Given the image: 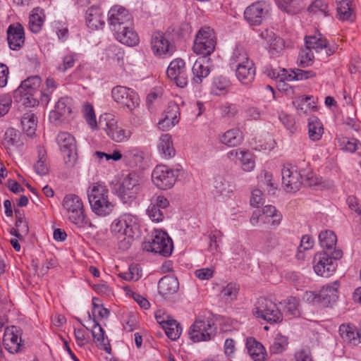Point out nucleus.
Listing matches in <instances>:
<instances>
[{
  "mask_svg": "<svg viewBox=\"0 0 361 361\" xmlns=\"http://www.w3.org/2000/svg\"><path fill=\"white\" fill-rule=\"evenodd\" d=\"M139 230V220L137 216L125 213L114 219L111 225L112 234L117 238L121 250L128 249L135 233Z\"/></svg>",
  "mask_w": 361,
  "mask_h": 361,
  "instance_id": "obj_1",
  "label": "nucleus"
},
{
  "mask_svg": "<svg viewBox=\"0 0 361 361\" xmlns=\"http://www.w3.org/2000/svg\"><path fill=\"white\" fill-rule=\"evenodd\" d=\"M87 194L91 209L96 215L106 216L112 212L114 204L110 200L109 190L104 185L92 183L89 186Z\"/></svg>",
  "mask_w": 361,
  "mask_h": 361,
  "instance_id": "obj_2",
  "label": "nucleus"
},
{
  "mask_svg": "<svg viewBox=\"0 0 361 361\" xmlns=\"http://www.w3.org/2000/svg\"><path fill=\"white\" fill-rule=\"evenodd\" d=\"M62 209L68 220L78 228H84L87 224L84 204L82 199L77 195L66 194L61 202Z\"/></svg>",
  "mask_w": 361,
  "mask_h": 361,
  "instance_id": "obj_3",
  "label": "nucleus"
},
{
  "mask_svg": "<svg viewBox=\"0 0 361 361\" xmlns=\"http://www.w3.org/2000/svg\"><path fill=\"white\" fill-rule=\"evenodd\" d=\"M192 50L189 56L190 61L193 62L191 82L193 85L200 87L203 80V27L196 34Z\"/></svg>",
  "mask_w": 361,
  "mask_h": 361,
  "instance_id": "obj_4",
  "label": "nucleus"
},
{
  "mask_svg": "<svg viewBox=\"0 0 361 361\" xmlns=\"http://www.w3.org/2000/svg\"><path fill=\"white\" fill-rule=\"evenodd\" d=\"M343 252L341 250H334L331 254L327 252L317 253L313 259L314 272L322 277H329L335 272L337 263L336 260L341 258Z\"/></svg>",
  "mask_w": 361,
  "mask_h": 361,
  "instance_id": "obj_5",
  "label": "nucleus"
},
{
  "mask_svg": "<svg viewBox=\"0 0 361 361\" xmlns=\"http://www.w3.org/2000/svg\"><path fill=\"white\" fill-rule=\"evenodd\" d=\"M41 82L39 76L30 77L23 81L13 92L16 101L27 106H35L39 102L33 96Z\"/></svg>",
  "mask_w": 361,
  "mask_h": 361,
  "instance_id": "obj_6",
  "label": "nucleus"
},
{
  "mask_svg": "<svg viewBox=\"0 0 361 361\" xmlns=\"http://www.w3.org/2000/svg\"><path fill=\"white\" fill-rule=\"evenodd\" d=\"M99 126L106 133L112 140L116 142L127 141L131 135V132L119 126L114 116L109 114L100 116Z\"/></svg>",
  "mask_w": 361,
  "mask_h": 361,
  "instance_id": "obj_7",
  "label": "nucleus"
},
{
  "mask_svg": "<svg viewBox=\"0 0 361 361\" xmlns=\"http://www.w3.org/2000/svg\"><path fill=\"white\" fill-rule=\"evenodd\" d=\"M180 169L179 166L173 169L166 165H157L152 171V180L161 190L171 188L179 176Z\"/></svg>",
  "mask_w": 361,
  "mask_h": 361,
  "instance_id": "obj_8",
  "label": "nucleus"
},
{
  "mask_svg": "<svg viewBox=\"0 0 361 361\" xmlns=\"http://www.w3.org/2000/svg\"><path fill=\"white\" fill-rule=\"evenodd\" d=\"M173 242L169 235L163 231H155L151 241L145 242L142 245L144 250L158 253L168 257L173 251Z\"/></svg>",
  "mask_w": 361,
  "mask_h": 361,
  "instance_id": "obj_9",
  "label": "nucleus"
},
{
  "mask_svg": "<svg viewBox=\"0 0 361 361\" xmlns=\"http://www.w3.org/2000/svg\"><path fill=\"white\" fill-rule=\"evenodd\" d=\"M253 314L269 323H279L283 320V314L271 300L264 298H259L253 309Z\"/></svg>",
  "mask_w": 361,
  "mask_h": 361,
  "instance_id": "obj_10",
  "label": "nucleus"
},
{
  "mask_svg": "<svg viewBox=\"0 0 361 361\" xmlns=\"http://www.w3.org/2000/svg\"><path fill=\"white\" fill-rule=\"evenodd\" d=\"M56 142L63 154L66 165L73 167L78 159L75 137L67 132H61L57 135Z\"/></svg>",
  "mask_w": 361,
  "mask_h": 361,
  "instance_id": "obj_11",
  "label": "nucleus"
},
{
  "mask_svg": "<svg viewBox=\"0 0 361 361\" xmlns=\"http://www.w3.org/2000/svg\"><path fill=\"white\" fill-rule=\"evenodd\" d=\"M282 185L288 192L298 191L303 183L304 177L297 167L291 164L284 165L281 170Z\"/></svg>",
  "mask_w": 361,
  "mask_h": 361,
  "instance_id": "obj_12",
  "label": "nucleus"
},
{
  "mask_svg": "<svg viewBox=\"0 0 361 361\" xmlns=\"http://www.w3.org/2000/svg\"><path fill=\"white\" fill-rule=\"evenodd\" d=\"M111 96L116 103L126 106L130 111L140 104V98L137 92L125 86L114 87L111 90Z\"/></svg>",
  "mask_w": 361,
  "mask_h": 361,
  "instance_id": "obj_13",
  "label": "nucleus"
},
{
  "mask_svg": "<svg viewBox=\"0 0 361 361\" xmlns=\"http://www.w3.org/2000/svg\"><path fill=\"white\" fill-rule=\"evenodd\" d=\"M140 190L138 176L130 173L126 176L117 190V195L123 203L134 200Z\"/></svg>",
  "mask_w": 361,
  "mask_h": 361,
  "instance_id": "obj_14",
  "label": "nucleus"
},
{
  "mask_svg": "<svg viewBox=\"0 0 361 361\" xmlns=\"http://www.w3.org/2000/svg\"><path fill=\"white\" fill-rule=\"evenodd\" d=\"M108 23L111 30L115 32L121 27L133 25V18L125 8L114 6L108 13Z\"/></svg>",
  "mask_w": 361,
  "mask_h": 361,
  "instance_id": "obj_15",
  "label": "nucleus"
},
{
  "mask_svg": "<svg viewBox=\"0 0 361 361\" xmlns=\"http://www.w3.org/2000/svg\"><path fill=\"white\" fill-rule=\"evenodd\" d=\"M166 74L169 79L181 88L186 87L188 78L185 61L180 58L173 59L169 65Z\"/></svg>",
  "mask_w": 361,
  "mask_h": 361,
  "instance_id": "obj_16",
  "label": "nucleus"
},
{
  "mask_svg": "<svg viewBox=\"0 0 361 361\" xmlns=\"http://www.w3.org/2000/svg\"><path fill=\"white\" fill-rule=\"evenodd\" d=\"M339 283L334 281L333 283L326 285L317 293L312 292L307 293V295L313 296V301L322 303L327 306L336 301L338 298V288ZM310 297H308L309 300Z\"/></svg>",
  "mask_w": 361,
  "mask_h": 361,
  "instance_id": "obj_17",
  "label": "nucleus"
},
{
  "mask_svg": "<svg viewBox=\"0 0 361 361\" xmlns=\"http://www.w3.org/2000/svg\"><path fill=\"white\" fill-rule=\"evenodd\" d=\"M269 5L265 1H257L248 6L245 12V20L251 25H258L268 15Z\"/></svg>",
  "mask_w": 361,
  "mask_h": 361,
  "instance_id": "obj_18",
  "label": "nucleus"
},
{
  "mask_svg": "<svg viewBox=\"0 0 361 361\" xmlns=\"http://www.w3.org/2000/svg\"><path fill=\"white\" fill-rule=\"evenodd\" d=\"M169 206V202L164 196H154L151 199V202L146 212L153 222L159 223L164 219L163 209H166Z\"/></svg>",
  "mask_w": 361,
  "mask_h": 361,
  "instance_id": "obj_19",
  "label": "nucleus"
},
{
  "mask_svg": "<svg viewBox=\"0 0 361 361\" xmlns=\"http://www.w3.org/2000/svg\"><path fill=\"white\" fill-rule=\"evenodd\" d=\"M151 48L153 54L157 56H171L174 51V47L161 32H155L152 35Z\"/></svg>",
  "mask_w": 361,
  "mask_h": 361,
  "instance_id": "obj_20",
  "label": "nucleus"
},
{
  "mask_svg": "<svg viewBox=\"0 0 361 361\" xmlns=\"http://www.w3.org/2000/svg\"><path fill=\"white\" fill-rule=\"evenodd\" d=\"M4 348L10 353H17L20 350L21 337L19 329L14 326L6 328L3 337Z\"/></svg>",
  "mask_w": 361,
  "mask_h": 361,
  "instance_id": "obj_21",
  "label": "nucleus"
},
{
  "mask_svg": "<svg viewBox=\"0 0 361 361\" xmlns=\"http://www.w3.org/2000/svg\"><path fill=\"white\" fill-rule=\"evenodd\" d=\"M71 98H61L56 104L54 110L49 114L51 122L56 124L68 118L71 113Z\"/></svg>",
  "mask_w": 361,
  "mask_h": 361,
  "instance_id": "obj_22",
  "label": "nucleus"
},
{
  "mask_svg": "<svg viewBox=\"0 0 361 361\" xmlns=\"http://www.w3.org/2000/svg\"><path fill=\"white\" fill-rule=\"evenodd\" d=\"M7 39L11 49L20 48L25 41L23 27L19 23L11 25L7 30Z\"/></svg>",
  "mask_w": 361,
  "mask_h": 361,
  "instance_id": "obj_23",
  "label": "nucleus"
},
{
  "mask_svg": "<svg viewBox=\"0 0 361 361\" xmlns=\"http://www.w3.org/2000/svg\"><path fill=\"white\" fill-rule=\"evenodd\" d=\"M339 334L343 341L350 346H355L361 343V335L353 324H341L339 327Z\"/></svg>",
  "mask_w": 361,
  "mask_h": 361,
  "instance_id": "obj_24",
  "label": "nucleus"
},
{
  "mask_svg": "<svg viewBox=\"0 0 361 361\" xmlns=\"http://www.w3.org/2000/svg\"><path fill=\"white\" fill-rule=\"evenodd\" d=\"M114 34L118 41L128 47H134L139 43L138 35L134 30L133 25L121 27Z\"/></svg>",
  "mask_w": 361,
  "mask_h": 361,
  "instance_id": "obj_25",
  "label": "nucleus"
},
{
  "mask_svg": "<svg viewBox=\"0 0 361 361\" xmlns=\"http://www.w3.org/2000/svg\"><path fill=\"white\" fill-rule=\"evenodd\" d=\"M255 68L251 60H247L245 63L237 65L236 76L242 84L251 83L255 79Z\"/></svg>",
  "mask_w": 361,
  "mask_h": 361,
  "instance_id": "obj_26",
  "label": "nucleus"
},
{
  "mask_svg": "<svg viewBox=\"0 0 361 361\" xmlns=\"http://www.w3.org/2000/svg\"><path fill=\"white\" fill-rule=\"evenodd\" d=\"M245 346L249 355L254 361H264L267 352L263 345L253 337L246 339Z\"/></svg>",
  "mask_w": 361,
  "mask_h": 361,
  "instance_id": "obj_27",
  "label": "nucleus"
},
{
  "mask_svg": "<svg viewBox=\"0 0 361 361\" xmlns=\"http://www.w3.org/2000/svg\"><path fill=\"white\" fill-rule=\"evenodd\" d=\"M85 22L87 26L92 30L102 28L104 20L100 8L97 6L90 8L86 12Z\"/></svg>",
  "mask_w": 361,
  "mask_h": 361,
  "instance_id": "obj_28",
  "label": "nucleus"
},
{
  "mask_svg": "<svg viewBox=\"0 0 361 361\" xmlns=\"http://www.w3.org/2000/svg\"><path fill=\"white\" fill-rule=\"evenodd\" d=\"M179 283L178 279L174 276H165L158 283L159 293L162 295L172 294L178 290Z\"/></svg>",
  "mask_w": 361,
  "mask_h": 361,
  "instance_id": "obj_29",
  "label": "nucleus"
},
{
  "mask_svg": "<svg viewBox=\"0 0 361 361\" xmlns=\"http://www.w3.org/2000/svg\"><path fill=\"white\" fill-rule=\"evenodd\" d=\"M157 149L159 154L164 159H170L174 157L176 154L171 136L169 134H163L161 135L159 139Z\"/></svg>",
  "mask_w": 361,
  "mask_h": 361,
  "instance_id": "obj_30",
  "label": "nucleus"
},
{
  "mask_svg": "<svg viewBox=\"0 0 361 361\" xmlns=\"http://www.w3.org/2000/svg\"><path fill=\"white\" fill-rule=\"evenodd\" d=\"M243 140L242 132L238 128L228 130L220 137V142L228 147L239 145Z\"/></svg>",
  "mask_w": 361,
  "mask_h": 361,
  "instance_id": "obj_31",
  "label": "nucleus"
},
{
  "mask_svg": "<svg viewBox=\"0 0 361 361\" xmlns=\"http://www.w3.org/2000/svg\"><path fill=\"white\" fill-rule=\"evenodd\" d=\"M45 15L44 11L39 8H35L29 17V28L34 33H38L44 23Z\"/></svg>",
  "mask_w": 361,
  "mask_h": 361,
  "instance_id": "obj_32",
  "label": "nucleus"
},
{
  "mask_svg": "<svg viewBox=\"0 0 361 361\" xmlns=\"http://www.w3.org/2000/svg\"><path fill=\"white\" fill-rule=\"evenodd\" d=\"M231 86V81L224 76H218L213 79L211 85V93L214 95H221L228 92Z\"/></svg>",
  "mask_w": 361,
  "mask_h": 361,
  "instance_id": "obj_33",
  "label": "nucleus"
},
{
  "mask_svg": "<svg viewBox=\"0 0 361 361\" xmlns=\"http://www.w3.org/2000/svg\"><path fill=\"white\" fill-rule=\"evenodd\" d=\"M324 133V128L319 119L315 116L308 118V135L311 140L318 141Z\"/></svg>",
  "mask_w": 361,
  "mask_h": 361,
  "instance_id": "obj_34",
  "label": "nucleus"
},
{
  "mask_svg": "<svg viewBox=\"0 0 361 361\" xmlns=\"http://www.w3.org/2000/svg\"><path fill=\"white\" fill-rule=\"evenodd\" d=\"M319 240L321 246L329 251V254L336 250L335 247L337 243V237L332 231L325 230L322 231L319 235Z\"/></svg>",
  "mask_w": 361,
  "mask_h": 361,
  "instance_id": "obj_35",
  "label": "nucleus"
},
{
  "mask_svg": "<svg viewBox=\"0 0 361 361\" xmlns=\"http://www.w3.org/2000/svg\"><path fill=\"white\" fill-rule=\"evenodd\" d=\"M351 3V0H336L337 14L340 20L353 21Z\"/></svg>",
  "mask_w": 361,
  "mask_h": 361,
  "instance_id": "obj_36",
  "label": "nucleus"
},
{
  "mask_svg": "<svg viewBox=\"0 0 361 361\" xmlns=\"http://www.w3.org/2000/svg\"><path fill=\"white\" fill-rule=\"evenodd\" d=\"M339 147L341 149L350 153L361 154V143L356 139L346 137L338 138Z\"/></svg>",
  "mask_w": 361,
  "mask_h": 361,
  "instance_id": "obj_37",
  "label": "nucleus"
},
{
  "mask_svg": "<svg viewBox=\"0 0 361 361\" xmlns=\"http://www.w3.org/2000/svg\"><path fill=\"white\" fill-rule=\"evenodd\" d=\"M189 338L194 342L197 343L203 341V319L198 317L190 327Z\"/></svg>",
  "mask_w": 361,
  "mask_h": 361,
  "instance_id": "obj_38",
  "label": "nucleus"
},
{
  "mask_svg": "<svg viewBox=\"0 0 361 361\" xmlns=\"http://www.w3.org/2000/svg\"><path fill=\"white\" fill-rule=\"evenodd\" d=\"M163 329L168 338L173 341L177 340L182 333V327L180 324L171 317H168V322L166 325H164Z\"/></svg>",
  "mask_w": 361,
  "mask_h": 361,
  "instance_id": "obj_39",
  "label": "nucleus"
},
{
  "mask_svg": "<svg viewBox=\"0 0 361 361\" xmlns=\"http://www.w3.org/2000/svg\"><path fill=\"white\" fill-rule=\"evenodd\" d=\"M23 130L28 135L35 134L37 128V118L32 113H25L21 118Z\"/></svg>",
  "mask_w": 361,
  "mask_h": 361,
  "instance_id": "obj_40",
  "label": "nucleus"
},
{
  "mask_svg": "<svg viewBox=\"0 0 361 361\" xmlns=\"http://www.w3.org/2000/svg\"><path fill=\"white\" fill-rule=\"evenodd\" d=\"M204 58L210 55L214 50L216 44V35L214 30L210 27L204 26Z\"/></svg>",
  "mask_w": 361,
  "mask_h": 361,
  "instance_id": "obj_41",
  "label": "nucleus"
},
{
  "mask_svg": "<svg viewBox=\"0 0 361 361\" xmlns=\"http://www.w3.org/2000/svg\"><path fill=\"white\" fill-rule=\"evenodd\" d=\"M279 8L290 14L297 13L302 6L297 0H275Z\"/></svg>",
  "mask_w": 361,
  "mask_h": 361,
  "instance_id": "obj_42",
  "label": "nucleus"
},
{
  "mask_svg": "<svg viewBox=\"0 0 361 361\" xmlns=\"http://www.w3.org/2000/svg\"><path fill=\"white\" fill-rule=\"evenodd\" d=\"M307 11L312 15L326 16L329 13V6L322 0H315L308 6Z\"/></svg>",
  "mask_w": 361,
  "mask_h": 361,
  "instance_id": "obj_43",
  "label": "nucleus"
},
{
  "mask_svg": "<svg viewBox=\"0 0 361 361\" xmlns=\"http://www.w3.org/2000/svg\"><path fill=\"white\" fill-rule=\"evenodd\" d=\"M288 345L287 337L278 334L274 337V341L269 348L271 353L279 354L284 351Z\"/></svg>",
  "mask_w": 361,
  "mask_h": 361,
  "instance_id": "obj_44",
  "label": "nucleus"
},
{
  "mask_svg": "<svg viewBox=\"0 0 361 361\" xmlns=\"http://www.w3.org/2000/svg\"><path fill=\"white\" fill-rule=\"evenodd\" d=\"M305 44L310 49H315L317 51L326 48L327 42L326 39H323L317 36H309L305 37Z\"/></svg>",
  "mask_w": 361,
  "mask_h": 361,
  "instance_id": "obj_45",
  "label": "nucleus"
},
{
  "mask_svg": "<svg viewBox=\"0 0 361 361\" xmlns=\"http://www.w3.org/2000/svg\"><path fill=\"white\" fill-rule=\"evenodd\" d=\"M312 99L311 96H300L295 99L293 103L295 106L298 111L300 113L307 114L314 106H311L310 100Z\"/></svg>",
  "mask_w": 361,
  "mask_h": 361,
  "instance_id": "obj_46",
  "label": "nucleus"
},
{
  "mask_svg": "<svg viewBox=\"0 0 361 361\" xmlns=\"http://www.w3.org/2000/svg\"><path fill=\"white\" fill-rule=\"evenodd\" d=\"M217 331V325L214 317L209 315L207 317V324L204 323V341L212 339Z\"/></svg>",
  "mask_w": 361,
  "mask_h": 361,
  "instance_id": "obj_47",
  "label": "nucleus"
},
{
  "mask_svg": "<svg viewBox=\"0 0 361 361\" xmlns=\"http://www.w3.org/2000/svg\"><path fill=\"white\" fill-rule=\"evenodd\" d=\"M239 161L241 162L243 169L245 171L250 172L255 166L254 156L248 151H243L240 157H239Z\"/></svg>",
  "mask_w": 361,
  "mask_h": 361,
  "instance_id": "obj_48",
  "label": "nucleus"
},
{
  "mask_svg": "<svg viewBox=\"0 0 361 361\" xmlns=\"http://www.w3.org/2000/svg\"><path fill=\"white\" fill-rule=\"evenodd\" d=\"M19 142V133L13 128L8 129L4 138V146L9 149L11 147L16 146Z\"/></svg>",
  "mask_w": 361,
  "mask_h": 361,
  "instance_id": "obj_49",
  "label": "nucleus"
},
{
  "mask_svg": "<svg viewBox=\"0 0 361 361\" xmlns=\"http://www.w3.org/2000/svg\"><path fill=\"white\" fill-rule=\"evenodd\" d=\"M269 51L272 55L279 54L284 48L283 40L274 34L269 36Z\"/></svg>",
  "mask_w": 361,
  "mask_h": 361,
  "instance_id": "obj_50",
  "label": "nucleus"
},
{
  "mask_svg": "<svg viewBox=\"0 0 361 361\" xmlns=\"http://www.w3.org/2000/svg\"><path fill=\"white\" fill-rule=\"evenodd\" d=\"M284 309L290 316L298 317L300 315L298 302L297 299L294 297H289L284 300Z\"/></svg>",
  "mask_w": 361,
  "mask_h": 361,
  "instance_id": "obj_51",
  "label": "nucleus"
},
{
  "mask_svg": "<svg viewBox=\"0 0 361 361\" xmlns=\"http://www.w3.org/2000/svg\"><path fill=\"white\" fill-rule=\"evenodd\" d=\"M247 60L250 59L248 58L245 49L240 45H237L233 52L231 61L233 63L241 64L245 63Z\"/></svg>",
  "mask_w": 361,
  "mask_h": 361,
  "instance_id": "obj_52",
  "label": "nucleus"
},
{
  "mask_svg": "<svg viewBox=\"0 0 361 361\" xmlns=\"http://www.w3.org/2000/svg\"><path fill=\"white\" fill-rule=\"evenodd\" d=\"M212 184L216 192L223 194L232 192V189L230 188V185L222 176L215 177Z\"/></svg>",
  "mask_w": 361,
  "mask_h": 361,
  "instance_id": "obj_53",
  "label": "nucleus"
},
{
  "mask_svg": "<svg viewBox=\"0 0 361 361\" xmlns=\"http://www.w3.org/2000/svg\"><path fill=\"white\" fill-rule=\"evenodd\" d=\"M218 111L222 117L226 118L234 117L238 112L235 105L230 103H224L219 105Z\"/></svg>",
  "mask_w": 361,
  "mask_h": 361,
  "instance_id": "obj_54",
  "label": "nucleus"
},
{
  "mask_svg": "<svg viewBox=\"0 0 361 361\" xmlns=\"http://www.w3.org/2000/svg\"><path fill=\"white\" fill-rule=\"evenodd\" d=\"M314 55L311 49L306 47L305 49L300 51L299 55V65L301 67H307L312 63Z\"/></svg>",
  "mask_w": 361,
  "mask_h": 361,
  "instance_id": "obj_55",
  "label": "nucleus"
},
{
  "mask_svg": "<svg viewBox=\"0 0 361 361\" xmlns=\"http://www.w3.org/2000/svg\"><path fill=\"white\" fill-rule=\"evenodd\" d=\"M314 240L307 235H303L300 240V245L298 247V252L296 255L298 259L304 257L302 252L311 249L313 247Z\"/></svg>",
  "mask_w": 361,
  "mask_h": 361,
  "instance_id": "obj_56",
  "label": "nucleus"
},
{
  "mask_svg": "<svg viewBox=\"0 0 361 361\" xmlns=\"http://www.w3.org/2000/svg\"><path fill=\"white\" fill-rule=\"evenodd\" d=\"M107 56L113 61H117V63L120 66L123 64L121 61L124 58V53L121 49L116 46H110L107 49Z\"/></svg>",
  "mask_w": 361,
  "mask_h": 361,
  "instance_id": "obj_57",
  "label": "nucleus"
},
{
  "mask_svg": "<svg viewBox=\"0 0 361 361\" xmlns=\"http://www.w3.org/2000/svg\"><path fill=\"white\" fill-rule=\"evenodd\" d=\"M179 110L180 109L177 104L171 102L165 111L164 116L168 118H170L172 121V123H176L177 124L179 121Z\"/></svg>",
  "mask_w": 361,
  "mask_h": 361,
  "instance_id": "obj_58",
  "label": "nucleus"
},
{
  "mask_svg": "<svg viewBox=\"0 0 361 361\" xmlns=\"http://www.w3.org/2000/svg\"><path fill=\"white\" fill-rule=\"evenodd\" d=\"M238 291L239 287L236 283H229L222 289L221 293L224 297L233 300L237 298Z\"/></svg>",
  "mask_w": 361,
  "mask_h": 361,
  "instance_id": "obj_59",
  "label": "nucleus"
},
{
  "mask_svg": "<svg viewBox=\"0 0 361 361\" xmlns=\"http://www.w3.org/2000/svg\"><path fill=\"white\" fill-rule=\"evenodd\" d=\"M12 103V99L10 94H0V117L4 116L8 113Z\"/></svg>",
  "mask_w": 361,
  "mask_h": 361,
  "instance_id": "obj_60",
  "label": "nucleus"
},
{
  "mask_svg": "<svg viewBox=\"0 0 361 361\" xmlns=\"http://www.w3.org/2000/svg\"><path fill=\"white\" fill-rule=\"evenodd\" d=\"M123 157L130 162L140 161L142 159V153L138 149L132 147L124 152Z\"/></svg>",
  "mask_w": 361,
  "mask_h": 361,
  "instance_id": "obj_61",
  "label": "nucleus"
},
{
  "mask_svg": "<svg viewBox=\"0 0 361 361\" xmlns=\"http://www.w3.org/2000/svg\"><path fill=\"white\" fill-rule=\"evenodd\" d=\"M84 116L92 128L97 127V121L93 107L90 104H86L84 107Z\"/></svg>",
  "mask_w": 361,
  "mask_h": 361,
  "instance_id": "obj_62",
  "label": "nucleus"
},
{
  "mask_svg": "<svg viewBox=\"0 0 361 361\" xmlns=\"http://www.w3.org/2000/svg\"><path fill=\"white\" fill-rule=\"evenodd\" d=\"M293 75L289 76L293 80H302L312 78L316 75V73L313 71H305L302 69H295L293 71Z\"/></svg>",
  "mask_w": 361,
  "mask_h": 361,
  "instance_id": "obj_63",
  "label": "nucleus"
},
{
  "mask_svg": "<svg viewBox=\"0 0 361 361\" xmlns=\"http://www.w3.org/2000/svg\"><path fill=\"white\" fill-rule=\"evenodd\" d=\"M236 350L235 341L233 338L226 339L224 345V354L228 358L234 357Z\"/></svg>",
  "mask_w": 361,
  "mask_h": 361,
  "instance_id": "obj_64",
  "label": "nucleus"
}]
</instances>
